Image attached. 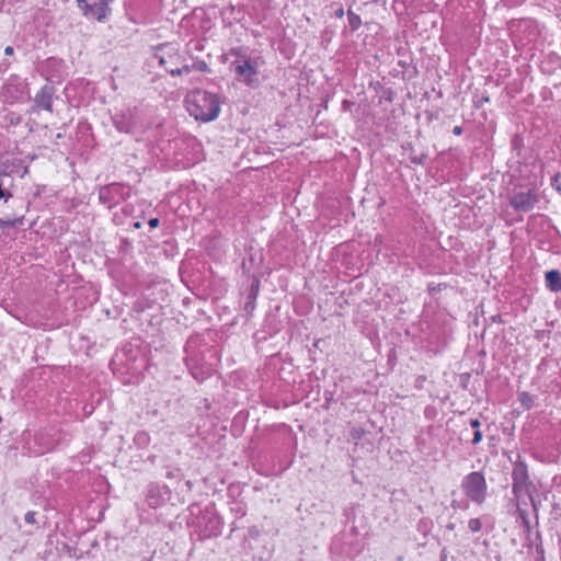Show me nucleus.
<instances>
[{"instance_id":"obj_1","label":"nucleus","mask_w":561,"mask_h":561,"mask_svg":"<svg viewBox=\"0 0 561 561\" xmlns=\"http://www.w3.org/2000/svg\"><path fill=\"white\" fill-rule=\"evenodd\" d=\"M184 103L190 115L202 123L215 121L220 113V96L203 89L188 92Z\"/></svg>"},{"instance_id":"obj_2","label":"nucleus","mask_w":561,"mask_h":561,"mask_svg":"<svg viewBox=\"0 0 561 561\" xmlns=\"http://www.w3.org/2000/svg\"><path fill=\"white\" fill-rule=\"evenodd\" d=\"M154 57L164 67L165 71L173 77L191 72L190 65L185 64V59L180 55L175 44L165 43L158 46Z\"/></svg>"},{"instance_id":"obj_3","label":"nucleus","mask_w":561,"mask_h":561,"mask_svg":"<svg viewBox=\"0 0 561 561\" xmlns=\"http://www.w3.org/2000/svg\"><path fill=\"white\" fill-rule=\"evenodd\" d=\"M465 496L477 505H482L488 496V484L481 471H472L461 480Z\"/></svg>"},{"instance_id":"obj_4","label":"nucleus","mask_w":561,"mask_h":561,"mask_svg":"<svg viewBox=\"0 0 561 561\" xmlns=\"http://www.w3.org/2000/svg\"><path fill=\"white\" fill-rule=\"evenodd\" d=\"M195 525L201 539L218 537L221 534L222 522L214 506H207L201 512Z\"/></svg>"},{"instance_id":"obj_5","label":"nucleus","mask_w":561,"mask_h":561,"mask_svg":"<svg viewBox=\"0 0 561 561\" xmlns=\"http://www.w3.org/2000/svg\"><path fill=\"white\" fill-rule=\"evenodd\" d=\"M68 434L60 428L50 426L36 432L34 442L39 447L38 453L44 454L54 450L58 445L69 440Z\"/></svg>"},{"instance_id":"obj_6","label":"nucleus","mask_w":561,"mask_h":561,"mask_svg":"<svg viewBox=\"0 0 561 561\" xmlns=\"http://www.w3.org/2000/svg\"><path fill=\"white\" fill-rule=\"evenodd\" d=\"M512 492L517 500L523 495L530 496L534 484L529 479L528 467L525 461L517 460L513 465L512 470Z\"/></svg>"},{"instance_id":"obj_7","label":"nucleus","mask_w":561,"mask_h":561,"mask_svg":"<svg viewBox=\"0 0 561 561\" xmlns=\"http://www.w3.org/2000/svg\"><path fill=\"white\" fill-rule=\"evenodd\" d=\"M129 197V187L119 183H111L99 190V201L107 208H113Z\"/></svg>"},{"instance_id":"obj_8","label":"nucleus","mask_w":561,"mask_h":561,"mask_svg":"<svg viewBox=\"0 0 561 561\" xmlns=\"http://www.w3.org/2000/svg\"><path fill=\"white\" fill-rule=\"evenodd\" d=\"M3 95L5 96L7 101L11 103L31 100L27 82L15 75L8 79V82L3 88Z\"/></svg>"},{"instance_id":"obj_9","label":"nucleus","mask_w":561,"mask_h":561,"mask_svg":"<svg viewBox=\"0 0 561 561\" xmlns=\"http://www.w3.org/2000/svg\"><path fill=\"white\" fill-rule=\"evenodd\" d=\"M112 123L119 133L133 134L138 126L136 108H127L112 115Z\"/></svg>"},{"instance_id":"obj_10","label":"nucleus","mask_w":561,"mask_h":561,"mask_svg":"<svg viewBox=\"0 0 561 561\" xmlns=\"http://www.w3.org/2000/svg\"><path fill=\"white\" fill-rule=\"evenodd\" d=\"M538 202L539 196L533 188H529L525 192H516L510 197V205L514 208V210L519 213H528L533 210Z\"/></svg>"},{"instance_id":"obj_11","label":"nucleus","mask_w":561,"mask_h":561,"mask_svg":"<svg viewBox=\"0 0 561 561\" xmlns=\"http://www.w3.org/2000/svg\"><path fill=\"white\" fill-rule=\"evenodd\" d=\"M171 499V490L165 484L152 482L148 485L146 501L152 508L164 505Z\"/></svg>"},{"instance_id":"obj_12","label":"nucleus","mask_w":561,"mask_h":561,"mask_svg":"<svg viewBox=\"0 0 561 561\" xmlns=\"http://www.w3.org/2000/svg\"><path fill=\"white\" fill-rule=\"evenodd\" d=\"M55 95V88L46 83L42 87L41 91L34 98V105L38 110L53 111V99Z\"/></svg>"},{"instance_id":"obj_13","label":"nucleus","mask_w":561,"mask_h":561,"mask_svg":"<svg viewBox=\"0 0 561 561\" xmlns=\"http://www.w3.org/2000/svg\"><path fill=\"white\" fill-rule=\"evenodd\" d=\"M186 366L192 376L198 381H203L209 377L214 370V365L198 366V357L193 355H187Z\"/></svg>"},{"instance_id":"obj_14","label":"nucleus","mask_w":561,"mask_h":561,"mask_svg":"<svg viewBox=\"0 0 561 561\" xmlns=\"http://www.w3.org/2000/svg\"><path fill=\"white\" fill-rule=\"evenodd\" d=\"M234 71L238 76L243 77L247 84H251L257 71L249 59L238 60L233 62Z\"/></svg>"},{"instance_id":"obj_15","label":"nucleus","mask_w":561,"mask_h":561,"mask_svg":"<svg viewBox=\"0 0 561 561\" xmlns=\"http://www.w3.org/2000/svg\"><path fill=\"white\" fill-rule=\"evenodd\" d=\"M546 288L551 293L561 291V273L558 270H550L545 274Z\"/></svg>"},{"instance_id":"obj_16","label":"nucleus","mask_w":561,"mask_h":561,"mask_svg":"<svg viewBox=\"0 0 561 561\" xmlns=\"http://www.w3.org/2000/svg\"><path fill=\"white\" fill-rule=\"evenodd\" d=\"M257 294H259V280H255V283H253L249 289V293H248V298H247V301L244 304V310L248 311V312H251L254 310L255 308V299L257 297Z\"/></svg>"},{"instance_id":"obj_17","label":"nucleus","mask_w":561,"mask_h":561,"mask_svg":"<svg viewBox=\"0 0 561 561\" xmlns=\"http://www.w3.org/2000/svg\"><path fill=\"white\" fill-rule=\"evenodd\" d=\"M516 513H517L518 518L520 519V525L525 529V533L527 535V540L529 541V546H530V545H533L534 541L530 538L531 526H530V520L528 518V513L526 510L520 508L519 505H517Z\"/></svg>"},{"instance_id":"obj_18","label":"nucleus","mask_w":561,"mask_h":561,"mask_svg":"<svg viewBox=\"0 0 561 561\" xmlns=\"http://www.w3.org/2000/svg\"><path fill=\"white\" fill-rule=\"evenodd\" d=\"M134 443L139 448H146L150 444V436L146 431H138L134 436Z\"/></svg>"},{"instance_id":"obj_19","label":"nucleus","mask_w":561,"mask_h":561,"mask_svg":"<svg viewBox=\"0 0 561 561\" xmlns=\"http://www.w3.org/2000/svg\"><path fill=\"white\" fill-rule=\"evenodd\" d=\"M347 21L348 27L351 32H356L362 25V19L358 14L354 13L352 10L347 11Z\"/></svg>"},{"instance_id":"obj_20","label":"nucleus","mask_w":561,"mask_h":561,"mask_svg":"<svg viewBox=\"0 0 561 561\" xmlns=\"http://www.w3.org/2000/svg\"><path fill=\"white\" fill-rule=\"evenodd\" d=\"M164 477L169 480H174L176 482H181L184 478V474L180 468L167 467Z\"/></svg>"},{"instance_id":"obj_21","label":"nucleus","mask_w":561,"mask_h":561,"mask_svg":"<svg viewBox=\"0 0 561 561\" xmlns=\"http://www.w3.org/2000/svg\"><path fill=\"white\" fill-rule=\"evenodd\" d=\"M518 401L526 409L530 410L534 407L535 398L527 391L518 392Z\"/></svg>"},{"instance_id":"obj_22","label":"nucleus","mask_w":561,"mask_h":561,"mask_svg":"<svg viewBox=\"0 0 561 561\" xmlns=\"http://www.w3.org/2000/svg\"><path fill=\"white\" fill-rule=\"evenodd\" d=\"M23 219H24V216L21 215L19 217H15L13 219H10V218H0V228L4 229V228H14V227H18L20 225H22L23 222Z\"/></svg>"},{"instance_id":"obj_23","label":"nucleus","mask_w":561,"mask_h":561,"mask_svg":"<svg viewBox=\"0 0 561 561\" xmlns=\"http://www.w3.org/2000/svg\"><path fill=\"white\" fill-rule=\"evenodd\" d=\"M470 502H471V501H470V500H468L467 497H466L465 500H455V499H454V500L450 502V506H451V508H453V510H455V511H457V510H462V511H465V510H468V508H469V503H470Z\"/></svg>"},{"instance_id":"obj_24","label":"nucleus","mask_w":561,"mask_h":561,"mask_svg":"<svg viewBox=\"0 0 561 561\" xmlns=\"http://www.w3.org/2000/svg\"><path fill=\"white\" fill-rule=\"evenodd\" d=\"M468 528L471 533H478L482 529V522L480 518H470L468 522Z\"/></svg>"},{"instance_id":"obj_25","label":"nucleus","mask_w":561,"mask_h":561,"mask_svg":"<svg viewBox=\"0 0 561 561\" xmlns=\"http://www.w3.org/2000/svg\"><path fill=\"white\" fill-rule=\"evenodd\" d=\"M190 67H191V71L193 69L201 71V72H206L209 70L208 65L204 60H197L193 65H190Z\"/></svg>"},{"instance_id":"obj_26","label":"nucleus","mask_w":561,"mask_h":561,"mask_svg":"<svg viewBox=\"0 0 561 561\" xmlns=\"http://www.w3.org/2000/svg\"><path fill=\"white\" fill-rule=\"evenodd\" d=\"M426 159H427V156L425 153H421L419 156L417 154L410 156V161L414 164L424 165L426 162Z\"/></svg>"},{"instance_id":"obj_27","label":"nucleus","mask_w":561,"mask_h":561,"mask_svg":"<svg viewBox=\"0 0 561 561\" xmlns=\"http://www.w3.org/2000/svg\"><path fill=\"white\" fill-rule=\"evenodd\" d=\"M331 9H333V16L339 18V19L343 18L344 9L341 3H337V2L331 3Z\"/></svg>"},{"instance_id":"obj_28","label":"nucleus","mask_w":561,"mask_h":561,"mask_svg":"<svg viewBox=\"0 0 561 561\" xmlns=\"http://www.w3.org/2000/svg\"><path fill=\"white\" fill-rule=\"evenodd\" d=\"M536 552L540 556H543V547L541 541V535L539 531L536 533Z\"/></svg>"},{"instance_id":"obj_29","label":"nucleus","mask_w":561,"mask_h":561,"mask_svg":"<svg viewBox=\"0 0 561 561\" xmlns=\"http://www.w3.org/2000/svg\"><path fill=\"white\" fill-rule=\"evenodd\" d=\"M11 197H12V194L9 191L3 188V182H2V180H0V199L3 198L4 202H8L9 198H11Z\"/></svg>"},{"instance_id":"obj_30","label":"nucleus","mask_w":561,"mask_h":561,"mask_svg":"<svg viewBox=\"0 0 561 561\" xmlns=\"http://www.w3.org/2000/svg\"><path fill=\"white\" fill-rule=\"evenodd\" d=\"M560 179H561V174L560 173H557L552 179H551V186L553 188H556L557 191L561 192V182H560Z\"/></svg>"},{"instance_id":"obj_31","label":"nucleus","mask_w":561,"mask_h":561,"mask_svg":"<svg viewBox=\"0 0 561 561\" xmlns=\"http://www.w3.org/2000/svg\"><path fill=\"white\" fill-rule=\"evenodd\" d=\"M188 49L190 50H203L204 48V45L202 44L201 41H191L188 44Z\"/></svg>"},{"instance_id":"obj_32","label":"nucleus","mask_w":561,"mask_h":561,"mask_svg":"<svg viewBox=\"0 0 561 561\" xmlns=\"http://www.w3.org/2000/svg\"><path fill=\"white\" fill-rule=\"evenodd\" d=\"M35 515L36 513L35 512H27L24 516V520L27 523V524H31V525H34L36 524V519H35Z\"/></svg>"},{"instance_id":"obj_33","label":"nucleus","mask_w":561,"mask_h":561,"mask_svg":"<svg viewBox=\"0 0 561 561\" xmlns=\"http://www.w3.org/2000/svg\"><path fill=\"white\" fill-rule=\"evenodd\" d=\"M363 434H364V430L363 428H353L352 432H351V436L354 439H359Z\"/></svg>"},{"instance_id":"obj_34","label":"nucleus","mask_w":561,"mask_h":561,"mask_svg":"<svg viewBox=\"0 0 561 561\" xmlns=\"http://www.w3.org/2000/svg\"><path fill=\"white\" fill-rule=\"evenodd\" d=\"M482 440V433L477 430L473 434V438L471 440L472 445H478Z\"/></svg>"},{"instance_id":"obj_35","label":"nucleus","mask_w":561,"mask_h":561,"mask_svg":"<svg viewBox=\"0 0 561 561\" xmlns=\"http://www.w3.org/2000/svg\"><path fill=\"white\" fill-rule=\"evenodd\" d=\"M528 497H529L533 511L535 513V516L537 517L538 516V502L534 499L531 493H530V496H528Z\"/></svg>"},{"instance_id":"obj_36","label":"nucleus","mask_w":561,"mask_h":561,"mask_svg":"<svg viewBox=\"0 0 561 561\" xmlns=\"http://www.w3.org/2000/svg\"><path fill=\"white\" fill-rule=\"evenodd\" d=\"M322 14L323 16H333V9H331V4L323 8Z\"/></svg>"},{"instance_id":"obj_37","label":"nucleus","mask_w":561,"mask_h":561,"mask_svg":"<svg viewBox=\"0 0 561 561\" xmlns=\"http://www.w3.org/2000/svg\"><path fill=\"white\" fill-rule=\"evenodd\" d=\"M160 224L159 218H150L148 225L150 228H157Z\"/></svg>"},{"instance_id":"obj_38","label":"nucleus","mask_w":561,"mask_h":561,"mask_svg":"<svg viewBox=\"0 0 561 561\" xmlns=\"http://www.w3.org/2000/svg\"><path fill=\"white\" fill-rule=\"evenodd\" d=\"M470 425L472 428H476V431H477V430H479L481 423L478 419H472V420H470Z\"/></svg>"},{"instance_id":"obj_39","label":"nucleus","mask_w":561,"mask_h":561,"mask_svg":"<svg viewBox=\"0 0 561 561\" xmlns=\"http://www.w3.org/2000/svg\"><path fill=\"white\" fill-rule=\"evenodd\" d=\"M489 101H490V98H489L488 95H482V96L480 98V100L478 101L477 106H478V107H480V106H482V103H483V102H489Z\"/></svg>"},{"instance_id":"obj_40","label":"nucleus","mask_w":561,"mask_h":561,"mask_svg":"<svg viewBox=\"0 0 561 561\" xmlns=\"http://www.w3.org/2000/svg\"><path fill=\"white\" fill-rule=\"evenodd\" d=\"M214 365L213 363H208L205 360L204 356L198 358V366Z\"/></svg>"},{"instance_id":"obj_41","label":"nucleus","mask_w":561,"mask_h":561,"mask_svg":"<svg viewBox=\"0 0 561 561\" xmlns=\"http://www.w3.org/2000/svg\"><path fill=\"white\" fill-rule=\"evenodd\" d=\"M13 53H14V48H13L12 46H7V47H5V49H4V54H5L7 56H11V55H13Z\"/></svg>"},{"instance_id":"obj_42","label":"nucleus","mask_w":561,"mask_h":561,"mask_svg":"<svg viewBox=\"0 0 561 561\" xmlns=\"http://www.w3.org/2000/svg\"><path fill=\"white\" fill-rule=\"evenodd\" d=\"M453 133L455 135H461L462 133V127L461 126H455L454 129H453Z\"/></svg>"},{"instance_id":"obj_43","label":"nucleus","mask_w":561,"mask_h":561,"mask_svg":"<svg viewBox=\"0 0 561 561\" xmlns=\"http://www.w3.org/2000/svg\"><path fill=\"white\" fill-rule=\"evenodd\" d=\"M185 485L187 486L188 491L192 489L193 484L190 480L185 482Z\"/></svg>"},{"instance_id":"obj_44","label":"nucleus","mask_w":561,"mask_h":561,"mask_svg":"<svg viewBox=\"0 0 561 561\" xmlns=\"http://www.w3.org/2000/svg\"><path fill=\"white\" fill-rule=\"evenodd\" d=\"M447 529L449 530H454L455 529V524L450 523L446 526Z\"/></svg>"},{"instance_id":"obj_45","label":"nucleus","mask_w":561,"mask_h":561,"mask_svg":"<svg viewBox=\"0 0 561 561\" xmlns=\"http://www.w3.org/2000/svg\"><path fill=\"white\" fill-rule=\"evenodd\" d=\"M375 242H376V243H377V242H381V237H380V236H377V237L375 238Z\"/></svg>"}]
</instances>
